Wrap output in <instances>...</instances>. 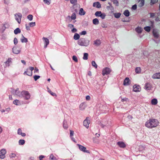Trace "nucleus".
Wrapping results in <instances>:
<instances>
[{
	"instance_id": "obj_46",
	"label": "nucleus",
	"mask_w": 160,
	"mask_h": 160,
	"mask_svg": "<svg viewBox=\"0 0 160 160\" xmlns=\"http://www.w3.org/2000/svg\"><path fill=\"white\" fill-rule=\"evenodd\" d=\"M137 6L136 4L133 5L132 7V9L133 10H135L137 9Z\"/></svg>"
},
{
	"instance_id": "obj_50",
	"label": "nucleus",
	"mask_w": 160,
	"mask_h": 160,
	"mask_svg": "<svg viewBox=\"0 0 160 160\" xmlns=\"http://www.w3.org/2000/svg\"><path fill=\"white\" fill-rule=\"evenodd\" d=\"M48 92L52 95L53 96H55L56 97H57V95L56 94L52 92L51 91H48Z\"/></svg>"
},
{
	"instance_id": "obj_13",
	"label": "nucleus",
	"mask_w": 160,
	"mask_h": 160,
	"mask_svg": "<svg viewBox=\"0 0 160 160\" xmlns=\"http://www.w3.org/2000/svg\"><path fill=\"white\" fill-rule=\"evenodd\" d=\"M93 6L97 8H100L101 7V4L98 2H94L93 4Z\"/></svg>"
},
{
	"instance_id": "obj_3",
	"label": "nucleus",
	"mask_w": 160,
	"mask_h": 160,
	"mask_svg": "<svg viewBox=\"0 0 160 160\" xmlns=\"http://www.w3.org/2000/svg\"><path fill=\"white\" fill-rule=\"evenodd\" d=\"M111 72V69L108 68H106L102 71V74L103 76L109 74Z\"/></svg>"
},
{
	"instance_id": "obj_17",
	"label": "nucleus",
	"mask_w": 160,
	"mask_h": 160,
	"mask_svg": "<svg viewBox=\"0 0 160 160\" xmlns=\"http://www.w3.org/2000/svg\"><path fill=\"white\" fill-rule=\"evenodd\" d=\"M101 43L100 40H97L94 42V44L96 46H99Z\"/></svg>"
},
{
	"instance_id": "obj_64",
	"label": "nucleus",
	"mask_w": 160,
	"mask_h": 160,
	"mask_svg": "<svg viewBox=\"0 0 160 160\" xmlns=\"http://www.w3.org/2000/svg\"><path fill=\"white\" fill-rule=\"evenodd\" d=\"M127 100H128V98H124L122 99L121 101H122V102H123L124 101H126Z\"/></svg>"
},
{
	"instance_id": "obj_35",
	"label": "nucleus",
	"mask_w": 160,
	"mask_h": 160,
	"mask_svg": "<svg viewBox=\"0 0 160 160\" xmlns=\"http://www.w3.org/2000/svg\"><path fill=\"white\" fill-rule=\"evenodd\" d=\"M144 29L148 32H149L150 31V27L149 26H147L144 28Z\"/></svg>"
},
{
	"instance_id": "obj_11",
	"label": "nucleus",
	"mask_w": 160,
	"mask_h": 160,
	"mask_svg": "<svg viewBox=\"0 0 160 160\" xmlns=\"http://www.w3.org/2000/svg\"><path fill=\"white\" fill-rule=\"evenodd\" d=\"M152 78L154 79H160V72L157 73L153 74L152 76Z\"/></svg>"
},
{
	"instance_id": "obj_52",
	"label": "nucleus",
	"mask_w": 160,
	"mask_h": 160,
	"mask_svg": "<svg viewBox=\"0 0 160 160\" xmlns=\"http://www.w3.org/2000/svg\"><path fill=\"white\" fill-rule=\"evenodd\" d=\"M74 133V132L73 131L70 130V136L72 137Z\"/></svg>"
},
{
	"instance_id": "obj_59",
	"label": "nucleus",
	"mask_w": 160,
	"mask_h": 160,
	"mask_svg": "<svg viewBox=\"0 0 160 160\" xmlns=\"http://www.w3.org/2000/svg\"><path fill=\"white\" fill-rule=\"evenodd\" d=\"M77 31V29L75 28H73L72 29V31L73 32H76Z\"/></svg>"
},
{
	"instance_id": "obj_44",
	"label": "nucleus",
	"mask_w": 160,
	"mask_h": 160,
	"mask_svg": "<svg viewBox=\"0 0 160 160\" xmlns=\"http://www.w3.org/2000/svg\"><path fill=\"white\" fill-rule=\"evenodd\" d=\"M50 157L52 160H56V158L54 157L53 155L52 154H51Z\"/></svg>"
},
{
	"instance_id": "obj_55",
	"label": "nucleus",
	"mask_w": 160,
	"mask_h": 160,
	"mask_svg": "<svg viewBox=\"0 0 160 160\" xmlns=\"http://www.w3.org/2000/svg\"><path fill=\"white\" fill-rule=\"evenodd\" d=\"M22 130L20 128H19L18 130V134H20L22 133Z\"/></svg>"
},
{
	"instance_id": "obj_27",
	"label": "nucleus",
	"mask_w": 160,
	"mask_h": 160,
	"mask_svg": "<svg viewBox=\"0 0 160 160\" xmlns=\"http://www.w3.org/2000/svg\"><path fill=\"white\" fill-rule=\"evenodd\" d=\"M135 72L137 73H140L141 72V68L140 67H137L135 69Z\"/></svg>"
},
{
	"instance_id": "obj_37",
	"label": "nucleus",
	"mask_w": 160,
	"mask_h": 160,
	"mask_svg": "<svg viewBox=\"0 0 160 160\" xmlns=\"http://www.w3.org/2000/svg\"><path fill=\"white\" fill-rule=\"evenodd\" d=\"M92 66L96 68H97V65L96 63L94 61H92Z\"/></svg>"
},
{
	"instance_id": "obj_18",
	"label": "nucleus",
	"mask_w": 160,
	"mask_h": 160,
	"mask_svg": "<svg viewBox=\"0 0 160 160\" xmlns=\"http://www.w3.org/2000/svg\"><path fill=\"white\" fill-rule=\"evenodd\" d=\"M151 104L152 105H156L158 103L157 100L156 98H154L151 100Z\"/></svg>"
},
{
	"instance_id": "obj_57",
	"label": "nucleus",
	"mask_w": 160,
	"mask_h": 160,
	"mask_svg": "<svg viewBox=\"0 0 160 160\" xmlns=\"http://www.w3.org/2000/svg\"><path fill=\"white\" fill-rule=\"evenodd\" d=\"M150 17L151 18H152L155 16V13H150Z\"/></svg>"
},
{
	"instance_id": "obj_56",
	"label": "nucleus",
	"mask_w": 160,
	"mask_h": 160,
	"mask_svg": "<svg viewBox=\"0 0 160 160\" xmlns=\"http://www.w3.org/2000/svg\"><path fill=\"white\" fill-rule=\"evenodd\" d=\"M24 74H27V75L29 76H32V72H31V73L30 74H27V71H25V72H24Z\"/></svg>"
},
{
	"instance_id": "obj_21",
	"label": "nucleus",
	"mask_w": 160,
	"mask_h": 160,
	"mask_svg": "<svg viewBox=\"0 0 160 160\" xmlns=\"http://www.w3.org/2000/svg\"><path fill=\"white\" fill-rule=\"evenodd\" d=\"M139 6L140 7H142L143 6L144 3V0H140L139 1Z\"/></svg>"
},
{
	"instance_id": "obj_23",
	"label": "nucleus",
	"mask_w": 160,
	"mask_h": 160,
	"mask_svg": "<svg viewBox=\"0 0 160 160\" xmlns=\"http://www.w3.org/2000/svg\"><path fill=\"white\" fill-rule=\"evenodd\" d=\"M85 14V12L84 11L82 8H81L79 12V14L81 15H83Z\"/></svg>"
},
{
	"instance_id": "obj_61",
	"label": "nucleus",
	"mask_w": 160,
	"mask_h": 160,
	"mask_svg": "<svg viewBox=\"0 0 160 160\" xmlns=\"http://www.w3.org/2000/svg\"><path fill=\"white\" fill-rule=\"evenodd\" d=\"M38 72V68H37L35 67V68L34 69V72Z\"/></svg>"
},
{
	"instance_id": "obj_7",
	"label": "nucleus",
	"mask_w": 160,
	"mask_h": 160,
	"mask_svg": "<svg viewBox=\"0 0 160 160\" xmlns=\"http://www.w3.org/2000/svg\"><path fill=\"white\" fill-rule=\"evenodd\" d=\"M90 123V121L89 119V118L87 117L83 121V125L88 128L89 127Z\"/></svg>"
},
{
	"instance_id": "obj_40",
	"label": "nucleus",
	"mask_w": 160,
	"mask_h": 160,
	"mask_svg": "<svg viewBox=\"0 0 160 160\" xmlns=\"http://www.w3.org/2000/svg\"><path fill=\"white\" fill-rule=\"evenodd\" d=\"M33 16L32 15L30 14L28 15V18L30 21H31L32 19Z\"/></svg>"
},
{
	"instance_id": "obj_45",
	"label": "nucleus",
	"mask_w": 160,
	"mask_h": 160,
	"mask_svg": "<svg viewBox=\"0 0 160 160\" xmlns=\"http://www.w3.org/2000/svg\"><path fill=\"white\" fill-rule=\"evenodd\" d=\"M29 25L31 27L35 26V22H30L29 23Z\"/></svg>"
},
{
	"instance_id": "obj_25",
	"label": "nucleus",
	"mask_w": 160,
	"mask_h": 160,
	"mask_svg": "<svg viewBox=\"0 0 160 160\" xmlns=\"http://www.w3.org/2000/svg\"><path fill=\"white\" fill-rule=\"evenodd\" d=\"M92 22L94 24L97 25L99 23V21L97 18H95L92 20Z\"/></svg>"
},
{
	"instance_id": "obj_6",
	"label": "nucleus",
	"mask_w": 160,
	"mask_h": 160,
	"mask_svg": "<svg viewBox=\"0 0 160 160\" xmlns=\"http://www.w3.org/2000/svg\"><path fill=\"white\" fill-rule=\"evenodd\" d=\"M16 17V20L20 24L21 22V19L22 17V15L21 13L16 14L15 15Z\"/></svg>"
},
{
	"instance_id": "obj_41",
	"label": "nucleus",
	"mask_w": 160,
	"mask_h": 160,
	"mask_svg": "<svg viewBox=\"0 0 160 160\" xmlns=\"http://www.w3.org/2000/svg\"><path fill=\"white\" fill-rule=\"evenodd\" d=\"M72 59L76 62H77L78 61L77 58L75 56H72Z\"/></svg>"
},
{
	"instance_id": "obj_58",
	"label": "nucleus",
	"mask_w": 160,
	"mask_h": 160,
	"mask_svg": "<svg viewBox=\"0 0 160 160\" xmlns=\"http://www.w3.org/2000/svg\"><path fill=\"white\" fill-rule=\"evenodd\" d=\"M108 4L110 5V7L111 8V9L113 10L114 9V8H113V7L112 6V5L111 4V3L110 2H108Z\"/></svg>"
},
{
	"instance_id": "obj_16",
	"label": "nucleus",
	"mask_w": 160,
	"mask_h": 160,
	"mask_svg": "<svg viewBox=\"0 0 160 160\" xmlns=\"http://www.w3.org/2000/svg\"><path fill=\"white\" fill-rule=\"evenodd\" d=\"M118 145L121 148H124L126 145L124 142H117Z\"/></svg>"
},
{
	"instance_id": "obj_43",
	"label": "nucleus",
	"mask_w": 160,
	"mask_h": 160,
	"mask_svg": "<svg viewBox=\"0 0 160 160\" xmlns=\"http://www.w3.org/2000/svg\"><path fill=\"white\" fill-rule=\"evenodd\" d=\"M106 16V14L105 13H102L100 17H101V18L102 19H104L105 18V17Z\"/></svg>"
},
{
	"instance_id": "obj_19",
	"label": "nucleus",
	"mask_w": 160,
	"mask_h": 160,
	"mask_svg": "<svg viewBox=\"0 0 160 160\" xmlns=\"http://www.w3.org/2000/svg\"><path fill=\"white\" fill-rule=\"evenodd\" d=\"M43 39L44 40L45 42L46 43V45L45 46V48H46L47 47V45L49 44V41L48 39L47 38L43 37Z\"/></svg>"
},
{
	"instance_id": "obj_62",
	"label": "nucleus",
	"mask_w": 160,
	"mask_h": 160,
	"mask_svg": "<svg viewBox=\"0 0 160 160\" xmlns=\"http://www.w3.org/2000/svg\"><path fill=\"white\" fill-rule=\"evenodd\" d=\"M20 135H21L23 137H24L26 136V134L24 133H21Z\"/></svg>"
},
{
	"instance_id": "obj_4",
	"label": "nucleus",
	"mask_w": 160,
	"mask_h": 160,
	"mask_svg": "<svg viewBox=\"0 0 160 160\" xmlns=\"http://www.w3.org/2000/svg\"><path fill=\"white\" fill-rule=\"evenodd\" d=\"M6 153V151L5 149H2L0 151V158L3 159L5 157V154Z\"/></svg>"
},
{
	"instance_id": "obj_8",
	"label": "nucleus",
	"mask_w": 160,
	"mask_h": 160,
	"mask_svg": "<svg viewBox=\"0 0 160 160\" xmlns=\"http://www.w3.org/2000/svg\"><path fill=\"white\" fill-rule=\"evenodd\" d=\"M78 145L79 147V149L80 150L84 152H87L88 153H89L90 152L88 150H87L86 149V148L85 147L79 144H78Z\"/></svg>"
},
{
	"instance_id": "obj_22",
	"label": "nucleus",
	"mask_w": 160,
	"mask_h": 160,
	"mask_svg": "<svg viewBox=\"0 0 160 160\" xmlns=\"http://www.w3.org/2000/svg\"><path fill=\"white\" fill-rule=\"evenodd\" d=\"M79 35L77 33H75L73 37V38L75 40H77L79 39Z\"/></svg>"
},
{
	"instance_id": "obj_20",
	"label": "nucleus",
	"mask_w": 160,
	"mask_h": 160,
	"mask_svg": "<svg viewBox=\"0 0 160 160\" xmlns=\"http://www.w3.org/2000/svg\"><path fill=\"white\" fill-rule=\"evenodd\" d=\"M123 14L127 17H128L130 15V12L128 10H126L123 12Z\"/></svg>"
},
{
	"instance_id": "obj_53",
	"label": "nucleus",
	"mask_w": 160,
	"mask_h": 160,
	"mask_svg": "<svg viewBox=\"0 0 160 160\" xmlns=\"http://www.w3.org/2000/svg\"><path fill=\"white\" fill-rule=\"evenodd\" d=\"M17 90H13V92L15 93V94L17 95H18L19 94V93L18 92H17Z\"/></svg>"
},
{
	"instance_id": "obj_29",
	"label": "nucleus",
	"mask_w": 160,
	"mask_h": 160,
	"mask_svg": "<svg viewBox=\"0 0 160 160\" xmlns=\"http://www.w3.org/2000/svg\"><path fill=\"white\" fill-rule=\"evenodd\" d=\"M136 30L138 33H140L142 32V29L140 27H138L136 29Z\"/></svg>"
},
{
	"instance_id": "obj_12",
	"label": "nucleus",
	"mask_w": 160,
	"mask_h": 160,
	"mask_svg": "<svg viewBox=\"0 0 160 160\" xmlns=\"http://www.w3.org/2000/svg\"><path fill=\"white\" fill-rule=\"evenodd\" d=\"M130 81V80L128 78H126L124 81L123 85L124 86H126L129 85Z\"/></svg>"
},
{
	"instance_id": "obj_36",
	"label": "nucleus",
	"mask_w": 160,
	"mask_h": 160,
	"mask_svg": "<svg viewBox=\"0 0 160 160\" xmlns=\"http://www.w3.org/2000/svg\"><path fill=\"white\" fill-rule=\"evenodd\" d=\"M113 3L115 4L116 6H118L119 5V2L117 0H113Z\"/></svg>"
},
{
	"instance_id": "obj_30",
	"label": "nucleus",
	"mask_w": 160,
	"mask_h": 160,
	"mask_svg": "<svg viewBox=\"0 0 160 160\" xmlns=\"http://www.w3.org/2000/svg\"><path fill=\"white\" fill-rule=\"evenodd\" d=\"M71 20H75L76 18V16L75 13H73L71 17Z\"/></svg>"
},
{
	"instance_id": "obj_31",
	"label": "nucleus",
	"mask_w": 160,
	"mask_h": 160,
	"mask_svg": "<svg viewBox=\"0 0 160 160\" xmlns=\"http://www.w3.org/2000/svg\"><path fill=\"white\" fill-rule=\"evenodd\" d=\"M102 14L101 11H97L95 12V15L96 16L100 17Z\"/></svg>"
},
{
	"instance_id": "obj_60",
	"label": "nucleus",
	"mask_w": 160,
	"mask_h": 160,
	"mask_svg": "<svg viewBox=\"0 0 160 160\" xmlns=\"http://www.w3.org/2000/svg\"><path fill=\"white\" fill-rule=\"evenodd\" d=\"M86 99L87 100H89L90 99V97L89 95H88L86 96Z\"/></svg>"
},
{
	"instance_id": "obj_38",
	"label": "nucleus",
	"mask_w": 160,
	"mask_h": 160,
	"mask_svg": "<svg viewBox=\"0 0 160 160\" xmlns=\"http://www.w3.org/2000/svg\"><path fill=\"white\" fill-rule=\"evenodd\" d=\"M63 127L65 129H67L68 128V126L67 124V122L64 121L63 122Z\"/></svg>"
},
{
	"instance_id": "obj_39",
	"label": "nucleus",
	"mask_w": 160,
	"mask_h": 160,
	"mask_svg": "<svg viewBox=\"0 0 160 160\" xmlns=\"http://www.w3.org/2000/svg\"><path fill=\"white\" fill-rule=\"evenodd\" d=\"M71 3L72 4L75 5L77 2V0H70Z\"/></svg>"
},
{
	"instance_id": "obj_9",
	"label": "nucleus",
	"mask_w": 160,
	"mask_h": 160,
	"mask_svg": "<svg viewBox=\"0 0 160 160\" xmlns=\"http://www.w3.org/2000/svg\"><path fill=\"white\" fill-rule=\"evenodd\" d=\"M145 88L146 90H148L151 89L152 87L150 83L147 82L146 83Z\"/></svg>"
},
{
	"instance_id": "obj_10",
	"label": "nucleus",
	"mask_w": 160,
	"mask_h": 160,
	"mask_svg": "<svg viewBox=\"0 0 160 160\" xmlns=\"http://www.w3.org/2000/svg\"><path fill=\"white\" fill-rule=\"evenodd\" d=\"M133 91L135 92H139L140 91V88L139 86L134 85L133 86Z\"/></svg>"
},
{
	"instance_id": "obj_5",
	"label": "nucleus",
	"mask_w": 160,
	"mask_h": 160,
	"mask_svg": "<svg viewBox=\"0 0 160 160\" xmlns=\"http://www.w3.org/2000/svg\"><path fill=\"white\" fill-rule=\"evenodd\" d=\"M22 95L24 96L25 98L26 99H28L30 98V95L29 93L27 91H23L22 92Z\"/></svg>"
},
{
	"instance_id": "obj_34",
	"label": "nucleus",
	"mask_w": 160,
	"mask_h": 160,
	"mask_svg": "<svg viewBox=\"0 0 160 160\" xmlns=\"http://www.w3.org/2000/svg\"><path fill=\"white\" fill-rule=\"evenodd\" d=\"M19 145H22L25 143V141L24 140L21 139L19 141Z\"/></svg>"
},
{
	"instance_id": "obj_1",
	"label": "nucleus",
	"mask_w": 160,
	"mask_h": 160,
	"mask_svg": "<svg viewBox=\"0 0 160 160\" xmlns=\"http://www.w3.org/2000/svg\"><path fill=\"white\" fill-rule=\"evenodd\" d=\"M158 124L157 120L154 119H150L146 123L145 126L148 128H152L156 127Z\"/></svg>"
},
{
	"instance_id": "obj_28",
	"label": "nucleus",
	"mask_w": 160,
	"mask_h": 160,
	"mask_svg": "<svg viewBox=\"0 0 160 160\" xmlns=\"http://www.w3.org/2000/svg\"><path fill=\"white\" fill-rule=\"evenodd\" d=\"M88 54L87 53H84L83 57V59L84 60H87L88 59Z\"/></svg>"
},
{
	"instance_id": "obj_14",
	"label": "nucleus",
	"mask_w": 160,
	"mask_h": 160,
	"mask_svg": "<svg viewBox=\"0 0 160 160\" xmlns=\"http://www.w3.org/2000/svg\"><path fill=\"white\" fill-rule=\"evenodd\" d=\"M152 32L153 35L155 38H158L159 37V34L157 30L153 29Z\"/></svg>"
},
{
	"instance_id": "obj_48",
	"label": "nucleus",
	"mask_w": 160,
	"mask_h": 160,
	"mask_svg": "<svg viewBox=\"0 0 160 160\" xmlns=\"http://www.w3.org/2000/svg\"><path fill=\"white\" fill-rule=\"evenodd\" d=\"M158 1V0H151V5L154 4L155 2H156Z\"/></svg>"
},
{
	"instance_id": "obj_32",
	"label": "nucleus",
	"mask_w": 160,
	"mask_h": 160,
	"mask_svg": "<svg viewBox=\"0 0 160 160\" xmlns=\"http://www.w3.org/2000/svg\"><path fill=\"white\" fill-rule=\"evenodd\" d=\"M11 58H9L8 60L5 63L8 66H9V63L11 62Z\"/></svg>"
},
{
	"instance_id": "obj_47",
	"label": "nucleus",
	"mask_w": 160,
	"mask_h": 160,
	"mask_svg": "<svg viewBox=\"0 0 160 160\" xmlns=\"http://www.w3.org/2000/svg\"><path fill=\"white\" fill-rule=\"evenodd\" d=\"M18 40L17 39L15 38L14 39V44L16 45L18 43Z\"/></svg>"
},
{
	"instance_id": "obj_54",
	"label": "nucleus",
	"mask_w": 160,
	"mask_h": 160,
	"mask_svg": "<svg viewBox=\"0 0 160 160\" xmlns=\"http://www.w3.org/2000/svg\"><path fill=\"white\" fill-rule=\"evenodd\" d=\"M81 35H85L86 34V31H83L80 33Z\"/></svg>"
},
{
	"instance_id": "obj_51",
	"label": "nucleus",
	"mask_w": 160,
	"mask_h": 160,
	"mask_svg": "<svg viewBox=\"0 0 160 160\" xmlns=\"http://www.w3.org/2000/svg\"><path fill=\"white\" fill-rule=\"evenodd\" d=\"M19 102V101L18 100L16 99L13 102V103L17 105V104Z\"/></svg>"
},
{
	"instance_id": "obj_63",
	"label": "nucleus",
	"mask_w": 160,
	"mask_h": 160,
	"mask_svg": "<svg viewBox=\"0 0 160 160\" xmlns=\"http://www.w3.org/2000/svg\"><path fill=\"white\" fill-rule=\"evenodd\" d=\"M26 28L27 30H30V29L29 27L27 26V24L26 25Z\"/></svg>"
},
{
	"instance_id": "obj_2",
	"label": "nucleus",
	"mask_w": 160,
	"mask_h": 160,
	"mask_svg": "<svg viewBox=\"0 0 160 160\" xmlns=\"http://www.w3.org/2000/svg\"><path fill=\"white\" fill-rule=\"evenodd\" d=\"M78 44L81 46L86 47L88 45V43L86 42V40L84 38H81L78 41Z\"/></svg>"
},
{
	"instance_id": "obj_49",
	"label": "nucleus",
	"mask_w": 160,
	"mask_h": 160,
	"mask_svg": "<svg viewBox=\"0 0 160 160\" xmlns=\"http://www.w3.org/2000/svg\"><path fill=\"white\" fill-rule=\"evenodd\" d=\"M43 2L46 3L49 5L50 4V2L49 0H43Z\"/></svg>"
},
{
	"instance_id": "obj_15",
	"label": "nucleus",
	"mask_w": 160,
	"mask_h": 160,
	"mask_svg": "<svg viewBox=\"0 0 160 160\" xmlns=\"http://www.w3.org/2000/svg\"><path fill=\"white\" fill-rule=\"evenodd\" d=\"M12 50L13 52L15 54H18L20 51L19 50V49L18 48L16 47L13 48H12Z\"/></svg>"
},
{
	"instance_id": "obj_26",
	"label": "nucleus",
	"mask_w": 160,
	"mask_h": 160,
	"mask_svg": "<svg viewBox=\"0 0 160 160\" xmlns=\"http://www.w3.org/2000/svg\"><path fill=\"white\" fill-rule=\"evenodd\" d=\"M114 15L115 18H120L121 15V13L120 12L115 13H114Z\"/></svg>"
},
{
	"instance_id": "obj_24",
	"label": "nucleus",
	"mask_w": 160,
	"mask_h": 160,
	"mask_svg": "<svg viewBox=\"0 0 160 160\" xmlns=\"http://www.w3.org/2000/svg\"><path fill=\"white\" fill-rule=\"evenodd\" d=\"M14 32L15 34H17L21 32V30L19 28H17L14 30Z\"/></svg>"
},
{
	"instance_id": "obj_42",
	"label": "nucleus",
	"mask_w": 160,
	"mask_h": 160,
	"mask_svg": "<svg viewBox=\"0 0 160 160\" xmlns=\"http://www.w3.org/2000/svg\"><path fill=\"white\" fill-rule=\"evenodd\" d=\"M34 79L35 81H36L39 78H40V76L38 75H35L34 76Z\"/></svg>"
},
{
	"instance_id": "obj_33",
	"label": "nucleus",
	"mask_w": 160,
	"mask_h": 160,
	"mask_svg": "<svg viewBox=\"0 0 160 160\" xmlns=\"http://www.w3.org/2000/svg\"><path fill=\"white\" fill-rule=\"evenodd\" d=\"M23 38L21 39V41L22 42H28V39L27 38H25L23 36H22Z\"/></svg>"
}]
</instances>
